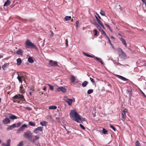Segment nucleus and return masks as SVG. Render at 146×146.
Returning a JSON list of instances; mask_svg holds the SVG:
<instances>
[{"label":"nucleus","instance_id":"obj_1","mask_svg":"<svg viewBox=\"0 0 146 146\" xmlns=\"http://www.w3.org/2000/svg\"><path fill=\"white\" fill-rule=\"evenodd\" d=\"M70 115L72 119L78 123H79V121H78V119H79L80 115L75 110H72L70 113Z\"/></svg>","mask_w":146,"mask_h":146},{"label":"nucleus","instance_id":"obj_2","mask_svg":"<svg viewBox=\"0 0 146 146\" xmlns=\"http://www.w3.org/2000/svg\"><path fill=\"white\" fill-rule=\"evenodd\" d=\"M25 47L27 48H34L35 49H37L36 46L29 39H27L25 43Z\"/></svg>","mask_w":146,"mask_h":146},{"label":"nucleus","instance_id":"obj_3","mask_svg":"<svg viewBox=\"0 0 146 146\" xmlns=\"http://www.w3.org/2000/svg\"><path fill=\"white\" fill-rule=\"evenodd\" d=\"M24 135L25 138L29 139L31 141L32 135V133L31 131H28L25 132L24 133Z\"/></svg>","mask_w":146,"mask_h":146},{"label":"nucleus","instance_id":"obj_4","mask_svg":"<svg viewBox=\"0 0 146 146\" xmlns=\"http://www.w3.org/2000/svg\"><path fill=\"white\" fill-rule=\"evenodd\" d=\"M14 98H17L23 102L25 101V99L24 98V96L23 95L19 94L16 95L14 96Z\"/></svg>","mask_w":146,"mask_h":146},{"label":"nucleus","instance_id":"obj_5","mask_svg":"<svg viewBox=\"0 0 146 146\" xmlns=\"http://www.w3.org/2000/svg\"><path fill=\"white\" fill-rule=\"evenodd\" d=\"M127 111V110L125 108L122 111L121 113V119L123 121H124L126 117V113Z\"/></svg>","mask_w":146,"mask_h":146},{"label":"nucleus","instance_id":"obj_6","mask_svg":"<svg viewBox=\"0 0 146 146\" xmlns=\"http://www.w3.org/2000/svg\"><path fill=\"white\" fill-rule=\"evenodd\" d=\"M49 64L51 66L55 67L58 66L57 62L51 60L49 61Z\"/></svg>","mask_w":146,"mask_h":146},{"label":"nucleus","instance_id":"obj_7","mask_svg":"<svg viewBox=\"0 0 146 146\" xmlns=\"http://www.w3.org/2000/svg\"><path fill=\"white\" fill-rule=\"evenodd\" d=\"M63 100L66 102L70 106L72 105L73 100L72 99L67 98L66 99H63Z\"/></svg>","mask_w":146,"mask_h":146},{"label":"nucleus","instance_id":"obj_8","mask_svg":"<svg viewBox=\"0 0 146 146\" xmlns=\"http://www.w3.org/2000/svg\"><path fill=\"white\" fill-rule=\"evenodd\" d=\"M119 53H120L119 55H121L123 57L125 58L126 57V55L125 53H124L121 48H118L117 49Z\"/></svg>","mask_w":146,"mask_h":146},{"label":"nucleus","instance_id":"obj_9","mask_svg":"<svg viewBox=\"0 0 146 146\" xmlns=\"http://www.w3.org/2000/svg\"><path fill=\"white\" fill-rule=\"evenodd\" d=\"M56 91H62L63 92H66V89L65 88L63 87H58L56 89Z\"/></svg>","mask_w":146,"mask_h":146},{"label":"nucleus","instance_id":"obj_10","mask_svg":"<svg viewBox=\"0 0 146 146\" xmlns=\"http://www.w3.org/2000/svg\"><path fill=\"white\" fill-rule=\"evenodd\" d=\"M10 120L8 118H5L2 121L3 124L7 125L10 123Z\"/></svg>","mask_w":146,"mask_h":146},{"label":"nucleus","instance_id":"obj_11","mask_svg":"<svg viewBox=\"0 0 146 146\" xmlns=\"http://www.w3.org/2000/svg\"><path fill=\"white\" fill-rule=\"evenodd\" d=\"M115 76L117 77L118 78H119L120 79L122 80H123V81H127V80H128V79H127L124 78V77H123L122 76H121L119 75H118L117 74H115Z\"/></svg>","mask_w":146,"mask_h":146},{"label":"nucleus","instance_id":"obj_12","mask_svg":"<svg viewBox=\"0 0 146 146\" xmlns=\"http://www.w3.org/2000/svg\"><path fill=\"white\" fill-rule=\"evenodd\" d=\"M96 19L98 23L104 28V25L102 23V21L98 19V17L96 16Z\"/></svg>","mask_w":146,"mask_h":146},{"label":"nucleus","instance_id":"obj_13","mask_svg":"<svg viewBox=\"0 0 146 146\" xmlns=\"http://www.w3.org/2000/svg\"><path fill=\"white\" fill-rule=\"evenodd\" d=\"M11 141L10 139H9L7 141L6 144L3 143L2 144V145L4 146H10Z\"/></svg>","mask_w":146,"mask_h":146},{"label":"nucleus","instance_id":"obj_14","mask_svg":"<svg viewBox=\"0 0 146 146\" xmlns=\"http://www.w3.org/2000/svg\"><path fill=\"white\" fill-rule=\"evenodd\" d=\"M16 127V125L15 124H14L10 126L9 127L7 128V129L10 130L11 129Z\"/></svg>","mask_w":146,"mask_h":146},{"label":"nucleus","instance_id":"obj_15","mask_svg":"<svg viewBox=\"0 0 146 146\" xmlns=\"http://www.w3.org/2000/svg\"><path fill=\"white\" fill-rule=\"evenodd\" d=\"M11 3V2L10 0H7L5 2L4 5V6H7L9 5Z\"/></svg>","mask_w":146,"mask_h":146},{"label":"nucleus","instance_id":"obj_16","mask_svg":"<svg viewBox=\"0 0 146 146\" xmlns=\"http://www.w3.org/2000/svg\"><path fill=\"white\" fill-rule=\"evenodd\" d=\"M95 59L97 60V61L99 62L102 64H104V63L101 58L96 57H95Z\"/></svg>","mask_w":146,"mask_h":146},{"label":"nucleus","instance_id":"obj_17","mask_svg":"<svg viewBox=\"0 0 146 146\" xmlns=\"http://www.w3.org/2000/svg\"><path fill=\"white\" fill-rule=\"evenodd\" d=\"M27 125L26 124H24L22 125V126L19 128L21 130L23 131L25 128L27 127Z\"/></svg>","mask_w":146,"mask_h":146},{"label":"nucleus","instance_id":"obj_18","mask_svg":"<svg viewBox=\"0 0 146 146\" xmlns=\"http://www.w3.org/2000/svg\"><path fill=\"white\" fill-rule=\"evenodd\" d=\"M120 39L123 44L125 45V46L126 47L127 45L125 40L122 38H120Z\"/></svg>","mask_w":146,"mask_h":146},{"label":"nucleus","instance_id":"obj_19","mask_svg":"<svg viewBox=\"0 0 146 146\" xmlns=\"http://www.w3.org/2000/svg\"><path fill=\"white\" fill-rule=\"evenodd\" d=\"M39 138V137L36 136H35V138L33 140H32L31 139L30 141L31 142L34 143L35 141L38 139Z\"/></svg>","mask_w":146,"mask_h":146},{"label":"nucleus","instance_id":"obj_20","mask_svg":"<svg viewBox=\"0 0 146 146\" xmlns=\"http://www.w3.org/2000/svg\"><path fill=\"white\" fill-rule=\"evenodd\" d=\"M17 64L18 65H20L21 62H22V60L21 58H19L17 59Z\"/></svg>","mask_w":146,"mask_h":146},{"label":"nucleus","instance_id":"obj_21","mask_svg":"<svg viewBox=\"0 0 146 146\" xmlns=\"http://www.w3.org/2000/svg\"><path fill=\"white\" fill-rule=\"evenodd\" d=\"M14 102H17L18 104L20 103V101L18 100L17 98H14V96L12 98Z\"/></svg>","mask_w":146,"mask_h":146},{"label":"nucleus","instance_id":"obj_22","mask_svg":"<svg viewBox=\"0 0 146 146\" xmlns=\"http://www.w3.org/2000/svg\"><path fill=\"white\" fill-rule=\"evenodd\" d=\"M23 52L21 49H19L17 51L16 53L18 55H22Z\"/></svg>","mask_w":146,"mask_h":146},{"label":"nucleus","instance_id":"obj_23","mask_svg":"<svg viewBox=\"0 0 146 146\" xmlns=\"http://www.w3.org/2000/svg\"><path fill=\"white\" fill-rule=\"evenodd\" d=\"M23 77V76H22V77L20 76L19 75V74H18V76L17 77V79L19 80V81L21 83H22V78Z\"/></svg>","mask_w":146,"mask_h":146},{"label":"nucleus","instance_id":"obj_24","mask_svg":"<svg viewBox=\"0 0 146 146\" xmlns=\"http://www.w3.org/2000/svg\"><path fill=\"white\" fill-rule=\"evenodd\" d=\"M9 118L11 119H14L18 118V117L15 115H12L9 117Z\"/></svg>","mask_w":146,"mask_h":146},{"label":"nucleus","instance_id":"obj_25","mask_svg":"<svg viewBox=\"0 0 146 146\" xmlns=\"http://www.w3.org/2000/svg\"><path fill=\"white\" fill-rule=\"evenodd\" d=\"M47 122L45 121L41 122L40 124L43 126H46L47 125Z\"/></svg>","mask_w":146,"mask_h":146},{"label":"nucleus","instance_id":"obj_26","mask_svg":"<svg viewBox=\"0 0 146 146\" xmlns=\"http://www.w3.org/2000/svg\"><path fill=\"white\" fill-rule=\"evenodd\" d=\"M71 19V17L70 16H66L64 18L65 21H67L70 20Z\"/></svg>","mask_w":146,"mask_h":146},{"label":"nucleus","instance_id":"obj_27","mask_svg":"<svg viewBox=\"0 0 146 146\" xmlns=\"http://www.w3.org/2000/svg\"><path fill=\"white\" fill-rule=\"evenodd\" d=\"M26 21L28 22H32L35 21V20L33 18H30L28 19H23Z\"/></svg>","mask_w":146,"mask_h":146},{"label":"nucleus","instance_id":"obj_28","mask_svg":"<svg viewBox=\"0 0 146 146\" xmlns=\"http://www.w3.org/2000/svg\"><path fill=\"white\" fill-rule=\"evenodd\" d=\"M71 82L72 83H74L75 81V79L74 76H71Z\"/></svg>","mask_w":146,"mask_h":146},{"label":"nucleus","instance_id":"obj_29","mask_svg":"<svg viewBox=\"0 0 146 146\" xmlns=\"http://www.w3.org/2000/svg\"><path fill=\"white\" fill-rule=\"evenodd\" d=\"M57 108V107L56 106H52L49 107L48 109L49 110H55Z\"/></svg>","mask_w":146,"mask_h":146},{"label":"nucleus","instance_id":"obj_30","mask_svg":"<svg viewBox=\"0 0 146 146\" xmlns=\"http://www.w3.org/2000/svg\"><path fill=\"white\" fill-rule=\"evenodd\" d=\"M28 62L31 63H32L34 61L32 58L31 57H29L28 59Z\"/></svg>","mask_w":146,"mask_h":146},{"label":"nucleus","instance_id":"obj_31","mask_svg":"<svg viewBox=\"0 0 146 146\" xmlns=\"http://www.w3.org/2000/svg\"><path fill=\"white\" fill-rule=\"evenodd\" d=\"M88 82L87 81H85L82 84V86L83 87H86V85L88 84Z\"/></svg>","mask_w":146,"mask_h":146},{"label":"nucleus","instance_id":"obj_32","mask_svg":"<svg viewBox=\"0 0 146 146\" xmlns=\"http://www.w3.org/2000/svg\"><path fill=\"white\" fill-rule=\"evenodd\" d=\"M36 129L38 131H42L43 130V127H38L37 128H36Z\"/></svg>","mask_w":146,"mask_h":146},{"label":"nucleus","instance_id":"obj_33","mask_svg":"<svg viewBox=\"0 0 146 146\" xmlns=\"http://www.w3.org/2000/svg\"><path fill=\"white\" fill-rule=\"evenodd\" d=\"M29 124L30 125L32 126H34L35 125V123L32 121H29Z\"/></svg>","mask_w":146,"mask_h":146},{"label":"nucleus","instance_id":"obj_34","mask_svg":"<svg viewBox=\"0 0 146 146\" xmlns=\"http://www.w3.org/2000/svg\"><path fill=\"white\" fill-rule=\"evenodd\" d=\"M93 92V90L92 89H90L89 90L87 91V94H90L92 93Z\"/></svg>","mask_w":146,"mask_h":146},{"label":"nucleus","instance_id":"obj_35","mask_svg":"<svg viewBox=\"0 0 146 146\" xmlns=\"http://www.w3.org/2000/svg\"><path fill=\"white\" fill-rule=\"evenodd\" d=\"M80 120L82 121H85V119L82 117H81L80 116L79 117V119H78V121Z\"/></svg>","mask_w":146,"mask_h":146},{"label":"nucleus","instance_id":"obj_36","mask_svg":"<svg viewBox=\"0 0 146 146\" xmlns=\"http://www.w3.org/2000/svg\"><path fill=\"white\" fill-rule=\"evenodd\" d=\"M135 144V146H141L139 141L137 140L136 141Z\"/></svg>","mask_w":146,"mask_h":146},{"label":"nucleus","instance_id":"obj_37","mask_svg":"<svg viewBox=\"0 0 146 146\" xmlns=\"http://www.w3.org/2000/svg\"><path fill=\"white\" fill-rule=\"evenodd\" d=\"M47 85H48L49 86V88L50 90H53L54 88H53V87L50 84H47Z\"/></svg>","mask_w":146,"mask_h":146},{"label":"nucleus","instance_id":"obj_38","mask_svg":"<svg viewBox=\"0 0 146 146\" xmlns=\"http://www.w3.org/2000/svg\"><path fill=\"white\" fill-rule=\"evenodd\" d=\"M9 65V64H4L2 67V68L3 69H4L6 67L8 66Z\"/></svg>","mask_w":146,"mask_h":146},{"label":"nucleus","instance_id":"obj_39","mask_svg":"<svg viewBox=\"0 0 146 146\" xmlns=\"http://www.w3.org/2000/svg\"><path fill=\"white\" fill-rule=\"evenodd\" d=\"M100 14L101 15L103 16H105V13L103 11L101 10L100 12Z\"/></svg>","mask_w":146,"mask_h":146},{"label":"nucleus","instance_id":"obj_40","mask_svg":"<svg viewBox=\"0 0 146 146\" xmlns=\"http://www.w3.org/2000/svg\"><path fill=\"white\" fill-rule=\"evenodd\" d=\"M93 31L95 33L94 34V36H98L97 30L96 29H95L93 30Z\"/></svg>","mask_w":146,"mask_h":146},{"label":"nucleus","instance_id":"obj_41","mask_svg":"<svg viewBox=\"0 0 146 146\" xmlns=\"http://www.w3.org/2000/svg\"><path fill=\"white\" fill-rule=\"evenodd\" d=\"M115 7L116 8V9H120V5H116Z\"/></svg>","mask_w":146,"mask_h":146},{"label":"nucleus","instance_id":"obj_42","mask_svg":"<svg viewBox=\"0 0 146 146\" xmlns=\"http://www.w3.org/2000/svg\"><path fill=\"white\" fill-rule=\"evenodd\" d=\"M103 133L104 134H106L107 133V131L104 128H103Z\"/></svg>","mask_w":146,"mask_h":146},{"label":"nucleus","instance_id":"obj_43","mask_svg":"<svg viewBox=\"0 0 146 146\" xmlns=\"http://www.w3.org/2000/svg\"><path fill=\"white\" fill-rule=\"evenodd\" d=\"M23 141H21L19 143L17 146H23Z\"/></svg>","mask_w":146,"mask_h":146},{"label":"nucleus","instance_id":"obj_44","mask_svg":"<svg viewBox=\"0 0 146 146\" xmlns=\"http://www.w3.org/2000/svg\"><path fill=\"white\" fill-rule=\"evenodd\" d=\"M110 127L112 129L115 131H116L115 128L112 125H110Z\"/></svg>","mask_w":146,"mask_h":146},{"label":"nucleus","instance_id":"obj_45","mask_svg":"<svg viewBox=\"0 0 146 146\" xmlns=\"http://www.w3.org/2000/svg\"><path fill=\"white\" fill-rule=\"evenodd\" d=\"M83 54L85 55V56H87V57H89V56H90V55H89V54H88L87 53H86V52H83Z\"/></svg>","mask_w":146,"mask_h":146},{"label":"nucleus","instance_id":"obj_46","mask_svg":"<svg viewBox=\"0 0 146 146\" xmlns=\"http://www.w3.org/2000/svg\"><path fill=\"white\" fill-rule=\"evenodd\" d=\"M127 92L129 93V96H131L132 95V93L131 91L127 90Z\"/></svg>","mask_w":146,"mask_h":146},{"label":"nucleus","instance_id":"obj_47","mask_svg":"<svg viewBox=\"0 0 146 146\" xmlns=\"http://www.w3.org/2000/svg\"><path fill=\"white\" fill-rule=\"evenodd\" d=\"M36 134H37L38 133V130L35 129L33 131Z\"/></svg>","mask_w":146,"mask_h":146},{"label":"nucleus","instance_id":"obj_48","mask_svg":"<svg viewBox=\"0 0 146 146\" xmlns=\"http://www.w3.org/2000/svg\"><path fill=\"white\" fill-rule=\"evenodd\" d=\"M80 127L83 130H85V127L84 126L81 124H80Z\"/></svg>","mask_w":146,"mask_h":146},{"label":"nucleus","instance_id":"obj_49","mask_svg":"<svg viewBox=\"0 0 146 146\" xmlns=\"http://www.w3.org/2000/svg\"><path fill=\"white\" fill-rule=\"evenodd\" d=\"M105 25L108 28V29L110 30V31L111 30V28L110 26V25L107 24H105Z\"/></svg>","mask_w":146,"mask_h":146},{"label":"nucleus","instance_id":"obj_50","mask_svg":"<svg viewBox=\"0 0 146 146\" xmlns=\"http://www.w3.org/2000/svg\"><path fill=\"white\" fill-rule=\"evenodd\" d=\"M100 31L102 34H103L105 35L106 34L104 31L103 30H102Z\"/></svg>","mask_w":146,"mask_h":146},{"label":"nucleus","instance_id":"obj_51","mask_svg":"<svg viewBox=\"0 0 146 146\" xmlns=\"http://www.w3.org/2000/svg\"><path fill=\"white\" fill-rule=\"evenodd\" d=\"M66 46H68V40L67 39L66 40Z\"/></svg>","mask_w":146,"mask_h":146},{"label":"nucleus","instance_id":"obj_52","mask_svg":"<svg viewBox=\"0 0 146 146\" xmlns=\"http://www.w3.org/2000/svg\"><path fill=\"white\" fill-rule=\"evenodd\" d=\"M90 80L91 81L92 83H94L95 82L94 80L92 78H91V77H90Z\"/></svg>","mask_w":146,"mask_h":146},{"label":"nucleus","instance_id":"obj_53","mask_svg":"<svg viewBox=\"0 0 146 146\" xmlns=\"http://www.w3.org/2000/svg\"><path fill=\"white\" fill-rule=\"evenodd\" d=\"M21 123L20 122H19L17 124V127H18L20 125H21Z\"/></svg>","mask_w":146,"mask_h":146},{"label":"nucleus","instance_id":"obj_54","mask_svg":"<svg viewBox=\"0 0 146 146\" xmlns=\"http://www.w3.org/2000/svg\"><path fill=\"white\" fill-rule=\"evenodd\" d=\"M79 24V22L78 21H76V27H78V25Z\"/></svg>","mask_w":146,"mask_h":146},{"label":"nucleus","instance_id":"obj_55","mask_svg":"<svg viewBox=\"0 0 146 146\" xmlns=\"http://www.w3.org/2000/svg\"><path fill=\"white\" fill-rule=\"evenodd\" d=\"M22 131H21V130L20 128H19L18 130H17V133H20V132Z\"/></svg>","mask_w":146,"mask_h":146},{"label":"nucleus","instance_id":"obj_56","mask_svg":"<svg viewBox=\"0 0 146 146\" xmlns=\"http://www.w3.org/2000/svg\"><path fill=\"white\" fill-rule=\"evenodd\" d=\"M108 42L111 45H112V44L111 43V41H110V38H109V39H108Z\"/></svg>","mask_w":146,"mask_h":146},{"label":"nucleus","instance_id":"obj_57","mask_svg":"<svg viewBox=\"0 0 146 146\" xmlns=\"http://www.w3.org/2000/svg\"><path fill=\"white\" fill-rule=\"evenodd\" d=\"M30 92H33L34 91V89L33 88H31L30 89Z\"/></svg>","mask_w":146,"mask_h":146},{"label":"nucleus","instance_id":"obj_58","mask_svg":"<svg viewBox=\"0 0 146 146\" xmlns=\"http://www.w3.org/2000/svg\"><path fill=\"white\" fill-rule=\"evenodd\" d=\"M141 92L142 93V94H143V96L146 98V96L144 94V93L141 91Z\"/></svg>","mask_w":146,"mask_h":146},{"label":"nucleus","instance_id":"obj_59","mask_svg":"<svg viewBox=\"0 0 146 146\" xmlns=\"http://www.w3.org/2000/svg\"><path fill=\"white\" fill-rule=\"evenodd\" d=\"M20 92L22 93H24L25 92V90H24L22 89L21 90H20Z\"/></svg>","mask_w":146,"mask_h":146},{"label":"nucleus","instance_id":"obj_60","mask_svg":"<svg viewBox=\"0 0 146 146\" xmlns=\"http://www.w3.org/2000/svg\"><path fill=\"white\" fill-rule=\"evenodd\" d=\"M89 57H91V58H94L95 59V57H96V56H95L94 55L91 56V55H90V56H89Z\"/></svg>","mask_w":146,"mask_h":146},{"label":"nucleus","instance_id":"obj_61","mask_svg":"<svg viewBox=\"0 0 146 146\" xmlns=\"http://www.w3.org/2000/svg\"><path fill=\"white\" fill-rule=\"evenodd\" d=\"M105 36H106V38H107V39H108L109 38V37L107 35H106H106H104Z\"/></svg>","mask_w":146,"mask_h":146},{"label":"nucleus","instance_id":"obj_62","mask_svg":"<svg viewBox=\"0 0 146 146\" xmlns=\"http://www.w3.org/2000/svg\"><path fill=\"white\" fill-rule=\"evenodd\" d=\"M97 16L98 17V18H99L98 19H101V17H100V16L97 13Z\"/></svg>","mask_w":146,"mask_h":146},{"label":"nucleus","instance_id":"obj_63","mask_svg":"<svg viewBox=\"0 0 146 146\" xmlns=\"http://www.w3.org/2000/svg\"><path fill=\"white\" fill-rule=\"evenodd\" d=\"M97 27L98 29L100 31V28H101L99 26V25H98L97 26Z\"/></svg>","mask_w":146,"mask_h":146},{"label":"nucleus","instance_id":"obj_64","mask_svg":"<svg viewBox=\"0 0 146 146\" xmlns=\"http://www.w3.org/2000/svg\"><path fill=\"white\" fill-rule=\"evenodd\" d=\"M43 90L44 91L46 90V86L44 87L43 88Z\"/></svg>","mask_w":146,"mask_h":146}]
</instances>
